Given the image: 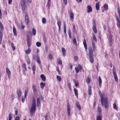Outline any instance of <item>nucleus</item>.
I'll return each mask as SVG.
<instances>
[{
	"label": "nucleus",
	"instance_id": "nucleus-1",
	"mask_svg": "<svg viewBox=\"0 0 120 120\" xmlns=\"http://www.w3.org/2000/svg\"><path fill=\"white\" fill-rule=\"evenodd\" d=\"M101 102L102 106H104L105 108H107L109 106V102L108 99L106 97L104 98V97L101 98Z\"/></svg>",
	"mask_w": 120,
	"mask_h": 120
},
{
	"label": "nucleus",
	"instance_id": "nucleus-2",
	"mask_svg": "<svg viewBox=\"0 0 120 120\" xmlns=\"http://www.w3.org/2000/svg\"><path fill=\"white\" fill-rule=\"evenodd\" d=\"M36 106L32 105L30 110V112L31 115H32L34 113L36 110Z\"/></svg>",
	"mask_w": 120,
	"mask_h": 120
},
{
	"label": "nucleus",
	"instance_id": "nucleus-3",
	"mask_svg": "<svg viewBox=\"0 0 120 120\" xmlns=\"http://www.w3.org/2000/svg\"><path fill=\"white\" fill-rule=\"evenodd\" d=\"M37 105L38 107L40 109L41 107V101L40 98H38L37 100Z\"/></svg>",
	"mask_w": 120,
	"mask_h": 120
},
{
	"label": "nucleus",
	"instance_id": "nucleus-4",
	"mask_svg": "<svg viewBox=\"0 0 120 120\" xmlns=\"http://www.w3.org/2000/svg\"><path fill=\"white\" fill-rule=\"evenodd\" d=\"M6 72L7 73L9 78H10L11 77V73L10 70L8 68H6Z\"/></svg>",
	"mask_w": 120,
	"mask_h": 120
},
{
	"label": "nucleus",
	"instance_id": "nucleus-5",
	"mask_svg": "<svg viewBox=\"0 0 120 120\" xmlns=\"http://www.w3.org/2000/svg\"><path fill=\"white\" fill-rule=\"evenodd\" d=\"M67 112L68 115V116H69L70 115V106L69 105V104H68L67 106Z\"/></svg>",
	"mask_w": 120,
	"mask_h": 120
},
{
	"label": "nucleus",
	"instance_id": "nucleus-6",
	"mask_svg": "<svg viewBox=\"0 0 120 120\" xmlns=\"http://www.w3.org/2000/svg\"><path fill=\"white\" fill-rule=\"evenodd\" d=\"M116 20L117 21V25L118 27L119 28H120V21L118 17L117 16H116Z\"/></svg>",
	"mask_w": 120,
	"mask_h": 120
},
{
	"label": "nucleus",
	"instance_id": "nucleus-7",
	"mask_svg": "<svg viewBox=\"0 0 120 120\" xmlns=\"http://www.w3.org/2000/svg\"><path fill=\"white\" fill-rule=\"evenodd\" d=\"M61 51L62 53V56L64 57L66 55L65 53L66 52V50L64 48L62 47L61 48Z\"/></svg>",
	"mask_w": 120,
	"mask_h": 120
},
{
	"label": "nucleus",
	"instance_id": "nucleus-8",
	"mask_svg": "<svg viewBox=\"0 0 120 120\" xmlns=\"http://www.w3.org/2000/svg\"><path fill=\"white\" fill-rule=\"evenodd\" d=\"M25 20L26 23L28 24L29 22V18L27 15H26L25 17Z\"/></svg>",
	"mask_w": 120,
	"mask_h": 120
},
{
	"label": "nucleus",
	"instance_id": "nucleus-9",
	"mask_svg": "<svg viewBox=\"0 0 120 120\" xmlns=\"http://www.w3.org/2000/svg\"><path fill=\"white\" fill-rule=\"evenodd\" d=\"M93 56H89L90 61L92 63H93L94 62V59Z\"/></svg>",
	"mask_w": 120,
	"mask_h": 120
},
{
	"label": "nucleus",
	"instance_id": "nucleus-10",
	"mask_svg": "<svg viewBox=\"0 0 120 120\" xmlns=\"http://www.w3.org/2000/svg\"><path fill=\"white\" fill-rule=\"evenodd\" d=\"M76 107L79 110H81V107L79 104V103L78 102H77Z\"/></svg>",
	"mask_w": 120,
	"mask_h": 120
},
{
	"label": "nucleus",
	"instance_id": "nucleus-11",
	"mask_svg": "<svg viewBox=\"0 0 120 120\" xmlns=\"http://www.w3.org/2000/svg\"><path fill=\"white\" fill-rule=\"evenodd\" d=\"M13 31L14 35L16 36H17V34L16 33V30L15 27H13Z\"/></svg>",
	"mask_w": 120,
	"mask_h": 120
},
{
	"label": "nucleus",
	"instance_id": "nucleus-12",
	"mask_svg": "<svg viewBox=\"0 0 120 120\" xmlns=\"http://www.w3.org/2000/svg\"><path fill=\"white\" fill-rule=\"evenodd\" d=\"M87 8L88 9L87 11V12L89 13L91 12L92 11V9L90 5H88L87 7Z\"/></svg>",
	"mask_w": 120,
	"mask_h": 120
},
{
	"label": "nucleus",
	"instance_id": "nucleus-13",
	"mask_svg": "<svg viewBox=\"0 0 120 120\" xmlns=\"http://www.w3.org/2000/svg\"><path fill=\"white\" fill-rule=\"evenodd\" d=\"M88 93L89 95H91L92 94L91 93V86H89L88 87Z\"/></svg>",
	"mask_w": 120,
	"mask_h": 120
},
{
	"label": "nucleus",
	"instance_id": "nucleus-14",
	"mask_svg": "<svg viewBox=\"0 0 120 120\" xmlns=\"http://www.w3.org/2000/svg\"><path fill=\"white\" fill-rule=\"evenodd\" d=\"M98 81H99V86L101 87V80L100 76L98 78Z\"/></svg>",
	"mask_w": 120,
	"mask_h": 120
},
{
	"label": "nucleus",
	"instance_id": "nucleus-15",
	"mask_svg": "<svg viewBox=\"0 0 120 120\" xmlns=\"http://www.w3.org/2000/svg\"><path fill=\"white\" fill-rule=\"evenodd\" d=\"M40 77L43 81H45L46 78L44 75L42 74L41 75Z\"/></svg>",
	"mask_w": 120,
	"mask_h": 120
},
{
	"label": "nucleus",
	"instance_id": "nucleus-16",
	"mask_svg": "<svg viewBox=\"0 0 120 120\" xmlns=\"http://www.w3.org/2000/svg\"><path fill=\"white\" fill-rule=\"evenodd\" d=\"M83 44L85 49H87V44L86 42V40L85 39H84L83 41Z\"/></svg>",
	"mask_w": 120,
	"mask_h": 120
},
{
	"label": "nucleus",
	"instance_id": "nucleus-17",
	"mask_svg": "<svg viewBox=\"0 0 120 120\" xmlns=\"http://www.w3.org/2000/svg\"><path fill=\"white\" fill-rule=\"evenodd\" d=\"M17 94L18 96L19 97H20L21 95L22 92L20 89L18 90L17 91Z\"/></svg>",
	"mask_w": 120,
	"mask_h": 120
},
{
	"label": "nucleus",
	"instance_id": "nucleus-18",
	"mask_svg": "<svg viewBox=\"0 0 120 120\" xmlns=\"http://www.w3.org/2000/svg\"><path fill=\"white\" fill-rule=\"evenodd\" d=\"M99 2H97L96 4L95 5L96 8V10H99Z\"/></svg>",
	"mask_w": 120,
	"mask_h": 120
},
{
	"label": "nucleus",
	"instance_id": "nucleus-19",
	"mask_svg": "<svg viewBox=\"0 0 120 120\" xmlns=\"http://www.w3.org/2000/svg\"><path fill=\"white\" fill-rule=\"evenodd\" d=\"M40 85L41 88L42 89L44 88V86H45V83H43L42 82H41Z\"/></svg>",
	"mask_w": 120,
	"mask_h": 120
},
{
	"label": "nucleus",
	"instance_id": "nucleus-20",
	"mask_svg": "<svg viewBox=\"0 0 120 120\" xmlns=\"http://www.w3.org/2000/svg\"><path fill=\"white\" fill-rule=\"evenodd\" d=\"M74 91L75 96L77 98H78V93L77 90L75 88L74 90Z\"/></svg>",
	"mask_w": 120,
	"mask_h": 120
},
{
	"label": "nucleus",
	"instance_id": "nucleus-21",
	"mask_svg": "<svg viewBox=\"0 0 120 120\" xmlns=\"http://www.w3.org/2000/svg\"><path fill=\"white\" fill-rule=\"evenodd\" d=\"M26 61L27 64H30V60L29 57L27 56V57H26Z\"/></svg>",
	"mask_w": 120,
	"mask_h": 120
},
{
	"label": "nucleus",
	"instance_id": "nucleus-22",
	"mask_svg": "<svg viewBox=\"0 0 120 120\" xmlns=\"http://www.w3.org/2000/svg\"><path fill=\"white\" fill-rule=\"evenodd\" d=\"M92 35H93V40H94L96 42H97V38L95 36V34L94 33H92Z\"/></svg>",
	"mask_w": 120,
	"mask_h": 120
},
{
	"label": "nucleus",
	"instance_id": "nucleus-23",
	"mask_svg": "<svg viewBox=\"0 0 120 120\" xmlns=\"http://www.w3.org/2000/svg\"><path fill=\"white\" fill-rule=\"evenodd\" d=\"M57 24L58 26V27L60 26L61 24V22L60 20H57Z\"/></svg>",
	"mask_w": 120,
	"mask_h": 120
},
{
	"label": "nucleus",
	"instance_id": "nucleus-24",
	"mask_svg": "<svg viewBox=\"0 0 120 120\" xmlns=\"http://www.w3.org/2000/svg\"><path fill=\"white\" fill-rule=\"evenodd\" d=\"M70 16L71 19H73L74 18V14L72 11L70 12Z\"/></svg>",
	"mask_w": 120,
	"mask_h": 120
},
{
	"label": "nucleus",
	"instance_id": "nucleus-25",
	"mask_svg": "<svg viewBox=\"0 0 120 120\" xmlns=\"http://www.w3.org/2000/svg\"><path fill=\"white\" fill-rule=\"evenodd\" d=\"M11 47L12 48L13 50V51H14V50H15V47L14 46V45L13 43H11Z\"/></svg>",
	"mask_w": 120,
	"mask_h": 120
},
{
	"label": "nucleus",
	"instance_id": "nucleus-26",
	"mask_svg": "<svg viewBox=\"0 0 120 120\" xmlns=\"http://www.w3.org/2000/svg\"><path fill=\"white\" fill-rule=\"evenodd\" d=\"M32 33L35 36L36 34V30L34 28H33L32 30Z\"/></svg>",
	"mask_w": 120,
	"mask_h": 120
},
{
	"label": "nucleus",
	"instance_id": "nucleus-27",
	"mask_svg": "<svg viewBox=\"0 0 120 120\" xmlns=\"http://www.w3.org/2000/svg\"><path fill=\"white\" fill-rule=\"evenodd\" d=\"M32 88L34 93H35L36 91V87L34 85L32 86Z\"/></svg>",
	"mask_w": 120,
	"mask_h": 120
},
{
	"label": "nucleus",
	"instance_id": "nucleus-28",
	"mask_svg": "<svg viewBox=\"0 0 120 120\" xmlns=\"http://www.w3.org/2000/svg\"><path fill=\"white\" fill-rule=\"evenodd\" d=\"M86 81L87 84H89L90 83V79L89 78H87L86 80Z\"/></svg>",
	"mask_w": 120,
	"mask_h": 120
},
{
	"label": "nucleus",
	"instance_id": "nucleus-29",
	"mask_svg": "<svg viewBox=\"0 0 120 120\" xmlns=\"http://www.w3.org/2000/svg\"><path fill=\"white\" fill-rule=\"evenodd\" d=\"M73 44L75 45H77V43L76 42V39L75 38H74L73 40Z\"/></svg>",
	"mask_w": 120,
	"mask_h": 120
},
{
	"label": "nucleus",
	"instance_id": "nucleus-30",
	"mask_svg": "<svg viewBox=\"0 0 120 120\" xmlns=\"http://www.w3.org/2000/svg\"><path fill=\"white\" fill-rule=\"evenodd\" d=\"M33 103L32 104V105L35 106H36V103L35 101L34 98H33Z\"/></svg>",
	"mask_w": 120,
	"mask_h": 120
},
{
	"label": "nucleus",
	"instance_id": "nucleus-31",
	"mask_svg": "<svg viewBox=\"0 0 120 120\" xmlns=\"http://www.w3.org/2000/svg\"><path fill=\"white\" fill-rule=\"evenodd\" d=\"M98 93L99 94H100V97L101 98H102L103 97H104V96L101 93V92L100 90H99L98 91Z\"/></svg>",
	"mask_w": 120,
	"mask_h": 120
},
{
	"label": "nucleus",
	"instance_id": "nucleus-32",
	"mask_svg": "<svg viewBox=\"0 0 120 120\" xmlns=\"http://www.w3.org/2000/svg\"><path fill=\"white\" fill-rule=\"evenodd\" d=\"M89 56H93V52L91 49H90L89 50Z\"/></svg>",
	"mask_w": 120,
	"mask_h": 120
},
{
	"label": "nucleus",
	"instance_id": "nucleus-33",
	"mask_svg": "<svg viewBox=\"0 0 120 120\" xmlns=\"http://www.w3.org/2000/svg\"><path fill=\"white\" fill-rule=\"evenodd\" d=\"M46 21V20L45 19L43 18L42 19V22L43 24H45Z\"/></svg>",
	"mask_w": 120,
	"mask_h": 120
},
{
	"label": "nucleus",
	"instance_id": "nucleus-34",
	"mask_svg": "<svg viewBox=\"0 0 120 120\" xmlns=\"http://www.w3.org/2000/svg\"><path fill=\"white\" fill-rule=\"evenodd\" d=\"M31 50L29 48H28V49L26 51V52L27 54L29 53L31 51Z\"/></svg>",
	"mask_w": 120,
	"mask_h": 120
},
{
	"label": "nucleus",
	"instance_id": "nucleus-35",
	"mask_svg": "<svg viewBox=\"0 0 120 120\" xmlns=\"http://www.w3.org/2000/svg\"><path fill=\"white\" fill-rule=\"evenodd\" d=\"M92 46L93 47V49H95V43L93 41H92Z\"/></svg>",
	"mask_w": 120,
	"mask_h": 120
},
{
	"label": "nucleus",
	"instance_id": "nucleus-36",
	"mask_svg": "<svg viewBox=\"0 0 120 120\" xmlns=\"http://www.w3.org/2000/svg\"><path fill=\"white\" fill-rule=\"evenodd\" d=\"M64 32L65 34L66 33V25L65 24H64Z\"/></svg>",
	"mask_w": 120,
	"mask_h": 120
},
{
	"label": "nucleus",
	"instance_id": "nucleus-37",
	"mask_svg": "<svg viewBox=\"0 0 120 120\" xmlns=\"http://www.w3.org/2000/svg\"><path fill=\"white\" fill-rule=\"evenodd\" d=\"M96 120H102V118L101 116H97L96 118Z\"/></svg>",
	"mask_w": 120,
	"mask_h": 120
},
{
	"label": "nucleus",
	"instance_id": "nucleus-38",
	"mask_svg": "<svg viewBox=\"0 0 120 120\" xmlns=\"http://www.w3.org/2000/svg\"><path fill=\"white\" fill-rule=\"evenodd\" d=\"M113 108L116 110H117L118 109L116 107V104L115 103H114L113 104Z\"/></svg>",
	"mask_w": 120,
	"mask_h": 120
},
{
	"label": "nucleus",
	"instance_id": "nucleus-39",
	"mask_svg": "<svg viewBox=\"0 0 120 120\" xmlns=\"http://www.w3.org/2000/svg\"><path fill=\"white\" fill-rule=\"evenodd\" d=\"M57 79L58 80L59 82H60L61 80V77L59 76H57L56 77Z\"/></svg>",
	"mask_w": 120,
	"mask_h": 120
},
{
	"label": "nucleus",
	"instance_id": "nucleus-40",
	"mask_svg": "<svg viewBox=\"0 0 120 120\" xmlns=\"http://www.w3.org/2000/svg\"><path fill=\"white\" fill-rule=\"evenodd\" d=\"M28 89L26 90L25 92L24 97H26L28 93Z\"/></svg>",
	"mask_w": 120,
	"mask_h": 120
},
{
	"label": "nucleus",
	"instance_id": "nucleus-41",
	"mask_svg": "<svg viewBox=\"0 0 120 120\" xmlns=\"http://www.w3.org/2000/svg\"><path fill=\"white\" fill-rule=\"evenodd\" d=\"M104 7L105 8L106 10H107L108 8V6L106 5H104Z\"/></svg>",
	"mask_w": 120,
	"mask_h": 120
},
{
	"label": "nucleus",
	"instance_id": "nucleus-42",
	"mask_svg": "<svg viewBox=\"0 0 120 120\" xmlns=\"http://www.w3.org/2000/svg\"><path fill=\"white\" fill-rule=\"evenodd\" d=\"M36 45L38 47H40L41 46V44L40 42H37L36 43Z\"/></svg>",
	"mask_w": 120,
	"mask_h": 120
},
{
	"label": "nucleus",
	"instance_id": "nucleus-43",
	"mask_svg": "<svg viewBox=\"0 0 120 120\" xmlns=\"http://www.w3.org/2000/svg\"><path fill=\"white\" fill-rule=\"evenodd\" d=\"M74 59L75 61H77L78 60V57L77 56H75L74 57Z\"/></svg>",
	"mask_w": 120,
	"mask_h": 120
},
{
	"label": "nucleus",
	"instance_id": "nucleus-44",
	"mask_svg": "<svg viewBox=\"0 0 120 120\" xmlns=\"http://www.w3.org/2000/svg\"><path fill=\"white\" fill-rule=\"evenodd\" d=\"M78 67L79 68V69L80 70V71H81V70L82 69V67L81 65V64H79L78 65Z\"/></svg>",
	"mask_w": 120,
	"mask_h": 120
},
{
	"label": "nucleus",
	"instance_id": "nucleus-45",
	"mask_svg": "<svg viewBox=\"0 0 120 120\" xmlns=\"http://www.w3.org/2000/svg\"><path fill=\"white\" fill-rule=\"evenodd\" d=\"M2 34L1 33H0V41H2Z\"/></svg>",
	"mask_w": 120,
	"mask_h": 120
},
{
	"label": "nucleus",
	"instance_id": "nucleus-46",
	"mask_svg": "<svg viewBox=\"0 0 120 120\" xmlns=\"http://www.w3.org/2000/svg\"><path fill=\"white\" fill-rule=\"evenodd\" d=\"M58 63L62 65V61L60 60V59L58 60Z\"/></svg>",
	"mask_w": 120,
	"mask_h": 120
},
{
	"label": "nucleus",
	"instance_id": "nucleus-47",
	"mask_svg": "<svg viewBox=\"0 0 120 120\" xmlns=\"http://www.w3.org/2000/svg\"><path fill=\"white\" fill-rule=\"evenodd\" d=\"M22 67L23 68H24L25 71H26V64H23Z\"/></svg>",
	"mask_w": 120,
	"mask_h": 120
},
{
	"label": "nucleus",
	"instance_id": "nucleus-48",
	"mask_svg": "<svg viewBox=\"0 0 120 120\" xmlns=\"http://www.w3.org/2000/svg\"><path fill=\"white\" fill-rule=\"evenodd\" d=\"M0 27L2 29V30L4 28L3 27V25L0 21Z\"/></svg>",
	"mask_w": 120,
	"mask_h": 120
},
{
	"label": "nucleus",
	"instance_id": "nucleus-49",
	"mask_svg": "<svg viewBox=\"0 0 120 120\" xmlns=\"http://www.w3.org/2000/svg\"><path fill=\"white\" fill-rule=\"evenodd\" d=\"M9 120H11L12 119V116L11 113H10L9 115Z\"/></svg>",
	"mask_w": 120,
	"mask_h": 120
},
{
	"label": "nucleus",
	"instance_id": "nucleus-50",
	"mask_svg": "<svg viewBox=\"0 0 120 120\" xmlns=\"http://www.w3.org/2000/svg\"><path fill=\"white\" fill-rule=\"evenodd\" d=\"M33 71H35V65H33L32 67Z\"/></svg>",
	"mask_w": 120,
	"mask_h": 120
},
{
	"label": "nucleus",
	"instance_id": "nucleus-51",
	"mask_svg": "<svg viewBox=\"0 0 120 120\" xmlns=\"http://www.w3.org/2000/svg\"><path fill=\"white\" fill-rule=\"evenodd\" d=\"M113 38V37L111 35H110L109 37V41H112V38Z\"/></svg>",
	"mask_w": 120,
	"mask_h": 120
},
{
	"label": "nucleus",
	"instance_id": "nucleus-52",
	"mask_svg": "<svg viewBox=\"0 0 120 120\" xmlns=\"http://www.w3.org/2000/svg\"><path fill=\"white\" fill-rule=\"evenodd\" d=\"M27 42L28 46L29 48V47L31 45V43L30 42V41Z\"/></svg>",
	"mask_w": 120,
	"mask_h": 120
},
{
	"label": "nucleus",
	"instance_id": "nucleus-53",
	"mask_svg": "<svg viewBox=\"0 0 120 120\" xmlns=\"http://www.w3.org/2000/svg\"><path fill=\"white\" fill-rule=\"evenodd\" d=\"M75 70L76 72L77 73H78L79 72V70L78 67H75Z\"/></svg>",
	"mask_w": 120,
	"mask_h": 120
},
{
	"label": "nucleus",
	"instance_id": "nucleus-54",
	"mask_svg": "<svg viewBox=\"0 0 120 120\" xmlns=\"http://www.w3.org/2000/svg\"><path fill=\"white\" fill-rule=\"evenodd\" d=\"M48 58L49 59H52V56L51 54H50L48 56Z\"/></svg>",
	"mask_w": 120,
	"mask_h": 120
},
{
	"label": "nucleus",
	"instance_id": "nucleus-55",
	"mask_svg": "<svg viewBox=\"0 0 120 120\" xmlns=\"http://www.w3.org/2000/svg\"><path fill=\"white\" fill-rule=\"evenodd\" d=\"M30 37L29 36H27V42L30 41Z\"/></svg>",
	"mask_w": 120,
	"mask_h": 120
},
{
	"label": "nucleus",
	"instance_id": "nucleus-56",
	"mask_svg": "<svg viewBox=\"0 0 120 120\" xmlns=\"http://www.w3.org/2000/svg\"><path fill=\"white\" fill-rule=\"evenodd\" d=\"M112 41H109V45L110 46H111L112 44Z\"/></svg>",
	"mask_w": 120,
	"mask_h": 120
},
{
	"label": "nucleus",
	"instance_id": "nucleus-57",
	"mask_svg": "<svg viewBox=\"0 0 120 120\" xmlns=\"http://www.w3.org/2000/svg\"><path fill=\"white\" fill-rule=\"evenodd\" d=\"M113 76H114V78L115 77L117 76V75H116V72L115 71H113Z\"/></svg>",
	"mask_w": 120,
	"mask_h": 120
},
{
	"label": "nucleus",
	"instance_id": "nucleus-58",
	"mask_svg": "<svg viewBox=\"0 0 120 120\" xmlns=\"http://www.w3.org/2000/svg\"><path fill=\"white\" fill-rule=\"evenodd\" d=\"M96 29V26L95 24H94V26H93L92 29L93 30H94V29Z\"/></svg>",
	"mask_w": 120,
	"mask_h": 120
},
{
	"label": "nucleus",
	"instance_id": "nucleus-59",
	"mask_svg": "<svg viewBox=\"0 0 120 120\" xmlns=\"http://www.w3.org/2000/svg\"><path fill=\"white\" fill-rule=\"evenodd\" d=\"M73 32H75V26L74 25H73Z\"/></svg>",
	"mask_w": 120,
	"mask_h": 120
},
{
	"label": "nucleus",
	"instance_id": "nucleus-60",
	"mask_svg": "<svg viewBox=\"0 0 120 120\" xmlns=\"http://www.w3.org/2000/svg\"><path fill=\"white\" fill-rule=\"evenodd\" d=\"M2 17V15L1 13V9H0V18L1 19Z\"/></svg>",
	"mask_w": 120,
	"mask_h": 120
},
{
	"label": "nucleus",
	"instance_id": "nucleus-61",
	"mask_svg": "<svg viewBox=\"0 0 120 120\" xmlns=\"http://www.w3.org/2000/svg\"><path fill=\"white\" fill-rule=\"evenodd\" d=\"M15 120H19V116H16L15 117Z\"/></svg>",
	"mask_w": 120,
	"mask_h": 120
},
{
	"label": "nucleus",
	"instance_id": "nucleus-62",
	"mask_svg": "<svg viewBox=\"0 0 120 120\" xmlns=\"http://www.w3.org/2000/svg\"><path fill=\"white\" fill-rule=\"evenodd\" d=\"M50 2H47V6L48 7H49L50 5Z\"/></svg>",
	"mask_w": 120,
	"mask_h": 120
},
{
	"label": "nucleus",
	"instance_id": "nucleus-63",
	"mask_svg": "<svg viewBox=\"0 0 120 120\" xmlns=\"http://www.w3.org/2000/svg\"><path fill=\"white\" fill-rule=\"evenodd\" d=\"M12 0H8V3L9 4H10L12 2Z\"/></svg>",
	"mask_w": 120,
	"mask_h": 120
},
{
	"label": "nucleus",
	"instance_id": "nucleus-64",
	"mask_svg": "<svg viewBox=\"0 0 120 120\" xmlns=\"http://www.w3.org/2000/svg\"><path fill=\"white\" fill-rule=\"evenodd\" d=\"M93 30L95 33L96 34L97 33V31L96 30V29H94V30Z\"/></svg>",
	"mask_w": 120,
	"mask_h": 120
}]
</instances>
